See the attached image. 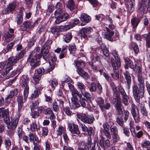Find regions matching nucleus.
<instances>
[{
	"label": "nucleus",
	"mask_w": 150,
	"mask_h": 150,
	"mask_svg": "<svg viewBox=\"0 0 150 150\" xmlns=\"http://www.w3.org/2000/svg\"><path fill=\"white\" fill-rule=\"evenodd\" d=\"M52 42L51 40H48L43 45L41 49V53L42 54L43 58L45 60H51L52 64H56V61L57 57L53 53H49V50L51 49V45Z\"/></svg>",
	"instance_id": "f257e3e1"
},
{
	"label": "nucleus",
	"mask_w": 150,
	"mask_h": 150,
	"mask_svg": "<svg viewBox=\"0 0 150 150\" xmlns=\"http://www.w3.org/2000/svg\"><path fill=\"white\" fill-rule=\"evenodd\" d=\"M43 54H35V52L33 51L28 56L27 62H30L31 67V70H33L35 68L39 66L40 64V62L38 60L40 59L42 56L43 57Z\"/></svg>",
	"instance_id": "f03ea898"
},
{
	"label": "nucleus",
	"mask_w": 150,
	"mask_h": 150,
	"mask_svg": "<svg viewBox=\"0 0 150 150\" xmlns=\"http://www.w3.org/2000/svg\"><path fill=\"white\" fill-rule=\"evenodd\" d=\"M133 96L136 102L139 103L140 99L144 96V85L139 84V87L136 85H134L132 87Z\"/></svg>",
	"instance_id": "7ed1b4c3"
},
{
	"label": "nucleus",
	"mask_w": 150,
	"mask_h": 150,
	"mask_svg": "<svg viewBox=\"0 0 150 150\" xmlns=\"http://www.w3.org/2000/svg\"><path fill=\"white\" fill-rule=\"evenodd\" d=\"M74 63L76 69V71L78 74L85 79H89V76L87 73L84 70L86 64L85 62L83 60H77L74 62Z\"/></svg>",
	"instance_id": "20e7f679"
},
{
	"label": "nucleus",
	"mask_w": 150,
	"mask_h": 150,
	"mask_svg": "<svg viewBox=\"0 0 150 150\" xmlns=\"http://www.w3.org/2000/svg\"><path fill=\"white\" fill-rule=\"evenodd\" d=\"M29 80V78L28 75L22 76L21 85L23 88L24 87L23 97L25 101L27 100L29 93V88L28 84Z\"/></svg>",
	"instance_id": "39448f33"
},
{
	"label": "nucleus",
	"mask_w": 150,
	"mask_h": 150,
	"mask_svg": "<svg viewBox=\"0 0 150 150\" xmlns=\"http://www.w3.org/2000/svg\"><path fill=\"white\" fill-rule=\"evenodd\" d=\"M79 146H82L87 150H91L92 148H94V150H96V145H98V142L97 140L94 141L93 143L92 142L91 139V138H88L86 142L81 141L79 142Z\"/></svg>",
	"instance_id": "423d86ee"
},
{
	"label": "nucleus",
	"mask_w": 150,
	"mask_h": 150,
	"mask_svg": "<svg viewBox=\"0 0 150 150\" xmlns=\"http://www.w3.org/2000/svg\"><path fill=\"white\" fill-rule=\"evenodd\" d=\"M93 31V29L91 27H84L80 30L78 35L81 36V39L83 38L87 40L90 37H91V36L89 35V34Z\"/></svg>",
	"instance_id": "0eeeda50"
},
{
	"label": "nucleus",
	"mask_w": 150,
	"mask_h": 150,
	"mask_svg": "<svg viewBox=\"0 0 150 150\" xmlns=\"http://www.w3.org/2000/svg\"><path fill=\"white\" fill-rule=\"evenodd\" d=\"M114 98L113 103L115 105L116 110L117 111V115H120L123 113L122 108L121 107L122 104L121 103V100L120 97V94L117 95H113Z\"/></svg>",
	"instance_id": "6e6552de"
},
{
	"label": "nucleus",
	"mask_w": 150,
	"mask_h": 150,
	"mask_svg": "<svg viewBox=\"0 0 150 150\" xmlns=\"http://www.w3.org/2000/svg\"><path fill=\"white\" fill-rule=\"evenodd\" d=\"M77 118L85 124H91L93 123L94 118L93 117L85 114H77Z\"/></svg>",
	"instance_id": "1a4fd4ad"
},
{
	"label": "nucleus",
	"mask_w": 150,
	"mask_h": 150,
	"mask_svg": "<svg viewBox=\"0 0 150 150\" xmlns=\"http://www.w3.org/2000/svg\"><path fill=\"white\" fill-rule=\"evenodd\" d=\"M131 111L135 122L138 123L140 120L139 110L137 106L134 103L131 105Z\"/></svg>",
	"instance_id": "9d476101"
},
{
	"label": "nucleus",
	"mask_w": 150,
	"mask_h": 150,
	"mask_svg": "<svg viewBox=\"0 0 150 150\" xmlns=\"http://www.w3.org/2000/svg\"><path fill=\"white\" fill-rule=\"evenodd\" d=\"M68 127L72 136H78L80 134L78 126L74 122L69 123L68 125Z\"/></svg>",
	"instance_id": "9b49d317"
},
{
	"label": "nucleus",
	"mask_w": 150,
	"mask_h": 150,
	"mask_svg": "<svg viewBox=\"0 0 150 150\" xmlns=\"http://www.w3.org/2000/svg\"><path fill=\"white\" fill-rule=\"evenodd\" d=\"M137 8V12L142 15L146 14L148 10L146 4L143 2L139 3Z\"/></svg>",
	"instance_id": "f8f14e48"
},
{
	"label": "nucleus",
	"mask_w": 150,
	"mask_h": 150,
	"mask_svg": "<svg viewBox=\"0 0 150 150\" xmlns=\"http://www.w3.org/2000/svg\"><path fill=\"white\" fill-rule=\"evenodd\" d=\"M142 17L140 16H133L131 20V24L132 27V31L136 32V29Z\"/></svg>",
	"instance_id": "ddd939ff"
},
{
	"label": "nucleus",
	"mask_w": 150,
	"mask_h": 150,
	"mask_svg": "<svg viewBox=\"0 0 150 150\" xmlns=\"http://www.w3.org/2000/svg\"><path fill=\"white\" fill-rule=\"evenodd\" d=\"M19 117H17L15 119L11 120V121H10V118L8 121H6L4 122L7 125V127L8 128L9 127L12 128V130H15L16 127L19 120Z\"/></svg>",
	"instance_id": "4468645a"
},
{
	"label": "nucleus",
	"mask_w": 150,
	"mask_h": 150,
	"mask_svg": "<svg viewBox=\"0 0 150 150\" xmlns=\"http://www.w3.org/2000/svg\"><path fill=\"white\" fill-rule=\"evenodd\" d=\"M10 118L9 111L8 109L4 108H0V119L3 118L4 122L8 121Z\"/></svg>",
	"instance_id": "2eb2a0df"
},
{
	"label": "nucleus",
	"mask_w": 150,
	"mask_h": 150,
	"mask_svg": "<svg viewBox=\"0 0 150 150\" xmlns=\"http://www.w3.org/2000/svg\"><path fill=\"white\" fill-rule=\"evenodd\" d=\"M124 60L125 63V64L124 66V68L125 69H128L129 67L131 69H134L138 64V63L136 62L134 64L132 61L130 59L128 58H125Z\"/></svg>",
	"instance_id": "dca6fc26"
},
{
	"label": "nucleus",
	"mask_w": 150,
	"mask_h": 150,
	"mask_svg": "<svg viewBox=\"0 0 150 150\" xmlns=\"http://www.w3.org/2000/svg\"><path fill=\"white\" fill-rule=\"evenodd\" d=\"M75 6V4L74 0H68L66 3V7L72 14H76L77 12V10Z\"/></svg>",
	"instance_id": "f3484780"
},
{
	"label": "nucleus",
	"mask_w": 150,
	"mask_h": 150,
	"mask_svg": "<svg viewBox=\"0 0 150 150\" xmlns=\"http://www.w3.org/2000/svg\"><path fill=\"white\" fill-rule=\"evenodd\" d=\"M81 22L80 25L84 26L89 23L91 20V17L87 14L82 13L79 17Z\"/></svg>",
	"instance_id": "a211bd4d"
},
{
	"label": "nucleus",
	"mask_w": 150,
	"mask_h": 150,
	"mask_svg": "<svg viewBox=\"0 0 150 150\" xmlns=\"http://www.w3.org/2000/svg\"><path fill=\"white\" fill-rule=\"evenodd\" d=\"M16 3L15 2H12L7 6L6 8L3 11V14H6L8 12L12 13L14 11L16 7Z\"/></svg>",
	"instance_id": "6ab92c4d"
},
{
	"label": "nucleus",
	"mask_w": 150,
	"mask_h": 150,
	"mask_svg": "<svg viewBox=\"0 0 150 150\" xmlns=\"http://www.w3.org/2000/svg\"><path fill=\"white\" fill-rule=\"evenodd\" d=\"M59 17H58V19H56L55 23L56 24H58L62 22L66 21L69 18L70 16L68 13H63Z\"/></svg>",
	"instance_id": "aec40b11"
},
{
	"label": "nucleus",
	"mask_w": 150,
	"mask_h": 150,
	"mask_svg": "<svg viewBox=\"0 0 150 150\" xmlns=\"http://www.w3.org/2000/svg\"><path fill=\"white\" fill-rule=\"evenodd\" d=\"M107 32H105L104 34V38L111 42L114 41V39L112 36L114 35L115 32L113 31H111L108 28H106Z\"/></svg>",
	"instance_id": "412c9836"
},
{
	"label": "nucleus",
	"mask_w": 150,
	"mask_h": 150,
	"mask_svg": "<svg viewBox=\"0 0 150 150\" xmlns=\"http://www.w3.org/2000/svg\"><path fill=\"white\" fill-rule=\"evenodd\" d=\"M120 93L122 96L123 100V103L125 105H128V100L129 99V97L126 94L125 91L123 88H121V89H119Z\"/></svg>",
	"instance_id": "4be33fe9"
},
{
	"label": "nucleus",
	"mask_w": 150,
	"mask_h": 150,
	"mask_svg": "<svg viewBox=\"0 0 150 150\" xmlns=\"http://www.w3.org/2000/svg\"><path fill=\"white\" fill-rule=\"evenodd\" d=\"M125 79L126 81L127 84V88L128 89L130 88L132 83V79L131 74L129 71L126 70L123 73Z\"/></svg>",
	"instance_id": "5701e85b"
},
{
	"label": "nucleus",
	"mask_w": 150,
	"mask_h": 150,
	"mask_svg": "<svg viewBox=\"0 0 150 150\" xmlns=\"http://www.w3.org/2000/svg\"><path fill=\"white\" fill-rule=\"evenodd\" d=\"M32 24L33 22L30 21H25L23 23L21 27V29L22 31H26L29 30L30 29L32 28Z\"/></svg>",
	"instance_id": "b1692460"
},
{
	"label": "nucleus",
	"mask_w": 150,
	"mask_h": 150,
	"mask_svg": "<svg viewBox=\"0 0 150 150\" xmlns=\"http://www.w3.org/2000/svg\"><path fill=\"white\" fill-rule=\"evenodd\" d=\"M103 132L105 136L108 138L110 139L111 137V135L109 132L110 127L108 122H105L103 124Z\"/></svg>",
	"instance_id": "393cba45"
},
{
	"label": "nucleus",
	"mask_w": 150,
	"mask_h": 150,
	"mask_svg": "<svg viewBox=\"0 0 150 150\" xmlns=\"http://www.w3.org/2000/svg\"><path fill=\"white\" fill-rule=\"evenodd\" d=\"M28 137H29V140L30 142H33V144L34 143H39L40 141L38 137L36 135L32 133H30L28 134Z\"/></svg>",
	"instance_id": "a878e982"
},
{
	"label": "nucleus",
	"mask_w": 150,
	"mask_h": 150,
	"mask_svg": "<svg viewBox=\"0 0 150 150\" xmlns=\"http://www.w3.org/2000/svg\"><path fill=\"white\" fill-rule=\"evenodd\" d=\"M18 93L17 89H14L13 90L11 91L9 95L6 98V101L8 100L9 101L11 100V99L13 97L16 96Z\"/></svg>",
	"instance_id": "bb28decb"
},
{
	"label": "nucleus",
	"mask_w": 150,
	"mask_h": 150,
	"mask_svg": "<svg viewBox=\"0 0 150 150\" xmlns=\"http://www.w3.org/2000/svg\"><path fill=\"white\" fill-rule=\"evenodd\" d=\"M143 36L146 41V48L150 47V31L147 34L143 35Z\"/></svg>",
	"instance_id": "cd10ccee"
},
{
	"label": "nucleus",
	"mask_w": 150,
	"mask_h": 150,
	"mask_svg": "<svg viewBox=\"0 0 150 150\" xmlns=\"http://www.w3.org/2000/svg\"><path fill=\"white\" fill-rule=\"evenodd\" d=\"M69 22L73 28L77 25H81V21L78 18H77L71 19Z\"/></svg>",
	"instance_id": "c85d7f7f"
},
{
	"label": "nucleus",
	"mask_w": 150,
	"mask_h": 150,
	"mask_svg": "<svg viewBox=\"0 0 150 150\" xmlns=\"http://www.w3.org/2000/svg\"><path fill=\"white\" fill-rule=\"evenodd\" d=\"M23 11L21 9L20 10V12L18 14L16 18V20L17 23L18 24H21L23 21Z\"/></svg>",
	"instance_id": "c756f323"
},
{
	"label": "nucleus",
	"mask_w": 150,
	"mask_h": 150,
	"mask_svg": "<svg viewBox=\"0 0 150 150\" xmlns=\"http://www.w3.org/2000/svg\"><path fill=\"white\" fill-rule=\"evenodd\" d=\"M83 98L85 97L86 98V101L88 103H91L93 100L92 96L90 95L89 93L85 92L83 95Z\"/></svg>",
	"instance_id": "7c9ffc66"
},
{
	"label": "nucleus",
	"mask_w": 150,
	"mask_h": 150,
	"mask_svg": "<svg viewBox=\"0 0 150 150\" xmlns=\"http://www.w3.org/2000/svg\"><path fill=\"white\" fill-rule=\"evenodd\" d=\"M30 129L33 132H38V130H40L39 125H37L36 123L34 122H33L30 125Z\"/></svg>",
	"instance_id": "2f4dec72"
},
{
	"label": "nucleus",
	"mask_w": 150,
	"mask_h": 150,
	"mask_svg": "<svg viewBox=\"0 0 150 150\" xmlns=\"http://www.w3.org/2000/svg\"><path fill=\"white\" fill-rule=\"evenodd\" d=\"M135 2H132L129 3H125L126 7L127 8L128 11L131 13L133 12L134 10V4Z\"/></svg>",
	"instance_id": "473e14b6"
},
{
	"label": "nucleus",
	"mask_w": 150,
	"mask_h": 150,
	"mask_svg": "<svg viewBox=\"0 0 150 150\" xmlns=\"http://www.w3.org/2000/svg\"><path fill=\"white\" fill-rule=\"evenodd\" d=\"M96 101L101 109H103V105H104V100L103 98L101 97H98L97 98Z\"/></svg>",
	"instance_id": "72a5a7b5"
},
{
	"label": "nucleus",
	"mask_w": 150,
	"mask_h": 150,
	"mask_svg": "<svg viewBox=\"0 0 150 150\" xmlns=\"http://www.w3.org/2000/svg\"><path fill=\"white\" fill-rule=\"evenodd\" d=\"M131 49L133 50L136 54L139 52V48L136 42H132L130 45Z\"/></svg>",
	"instance_id": "f704fd0d"
},
{
	"label": "nucleus",
	"mask_w": 150,
	"mask_h": 150,
	"mask_svg": "<svg viewBox=\"0 0 150 150\" xmlns=\"http://www.w3.org/2000/svg\"><path fill=\"white\" fill-rule=\"evenodd\" d=\"M68 50L71 54L74 55L76 50V46L74 44L69 45Z\"/></svg>",
	"instance_id": "c9c22d12"
},
{
	"label": "nucleus",
	"mask_w": 150,
	"mask_h": 150,
	"mask_svg": "<svg viewBox=\"0 0 150 150\" xmlns=\"http://www.w3.org/2000/svg\"><path fill=\"white\" fill-rule=\"evenodd\" d=\"M72 38V33L71 32H68L65 35L64 40L66 43H69L70 41Z\"/></svg>",
	"instance_id": "e433bc0d"
},
{
	"label": "nucleus",
	"mask_w": 150,
	"mask_h": 150,
	"mask_svg": "<svg viewBox=\"0 0 150 150\" xmlns=\"http://www.w3.org/2000/svg\"><path fill=\"white\" fill-rule=\"evenodd\" d=\"M142 72H137V77L139 84L144 85V79L142 76Z\"/></svg>",
	"instance_id": "4c0bfd02"
},
{
	"label": "nucleus",
	"mask_w": 150,
	"mask_h": 150,
	"mask_svg": "<svg viewBox=\"0 0 150 150\" xmlns=\"http://www.w3.org/2000/svg\"><path fill=\"white\" fill-rule=\"evenodd\" d=\"M40 94V93H38V91L35 90L33 93L31 94V96L29 97L28 98L32 100H34L39 96Z\"/></svg>",
	"instance_id": "58836bf2"
},
{
	"label": "nucleus",
	"mask_w": 150,
	"mask_h": 150,
	"mask_svg": "<svg viewBox=\"0 0 150 150\" xmlns=\"http://www.w3.org/2000/svg\"><path fill=\"white\" fill-rule=\"evenodd\" d=\"M110 133L112 135L118 133V129L117 127L114 125H112L110 127Z\"/></svg>",
	"instance_id": "ea45409f"
},
{
	"label": "nucleus",
	"mask_w": 150,
	"mask_h": 150,
	"mask_svg": "<svg viewBox=\"0 0 150 150\" xmlns=\"http://www.w3.org/2000/svg\"><path fill=\"white\" fill-rule=\"evenodd\" d=\"M4 143L7 150H9V148L11 145V141L10 139L7 138L4 140Z\"/></svg>",
	"instance_id": "a19ab883"
},
{
	"label": "nucleus",
	"mask_w": 150,
	"mask_h": 150,
	"mask_svg": "<svg viewBox=\"0 0 150 150\" xmlns=\"http://www.w3.org/2000/svg\"><path fill=\"white\" fill-rule=\"evenodd\" d=\"M63 13V10L61 8H58L54 12V14L56 19H58V17H59Z\"/></svg>",
	"instance_id": "79ce46f5"
},
{
	"label": "nucleus",
	"mask_w": 150,
	"mask_h": 150,
	"mask_svg": "<svg viewBox=\"0 0 150 150\" xmlns=\"http://www.w3.org/2000/svg\"><path fill=\"white\" fill-rule=\"evenodd\" d=\"M49 67L45 70V73L46 74L52 71L55 67V64H52L50 62H49Z\"/></svg>",
	"instance_id": "37998d69"
},
{
	"label": "nucleus",
	"mask_w": 150,
	"mask_h": 150,
	"mask_svg": "<svg viewBox=\"0 0 150 150\" xmlns=\"http://www.w3.org/2000/svg\"><path fill=\"white\" fill-rule=\"evenodd\" d=\"M61 27H58L57 26H54L51 28V32L53 34H54L55 33L61 31Z\"/></svg>",
	"instance_id": "c03bdc74"
},
{
	"label": "nucleus",
	"mask_w": 150,
	"mask_h": 150,
	"mask_svg": "<svg viewBox=\"0 0 150 150\" xmlns=\"http://www.w3.org/2000/svg\"><path fill=\"white\" fill-rule=\"evenodd\" d=\"M72 104L74 107L78 108L80 106L78 100L76 98H74L73 99H71Z\"/></svg>",
	"instance_id": "a18cd8bd"
},
{
	"label": "nucleus",
	"mask_w": 150,
	"mask_h": 150,
	"mask_svg": "<svg viewBox=\"0 0 150 150\" xmlns=\"http://www.w3.org/2000/svg\"><path fill=\"white\" fill-rule=\"evenodd\" d=\"M14 44V42H11L10 44H8L6 46V49L4 50L5 52L7 53L11 50Z\"/></svg>",
	"instance_id": "49530a36"
},
{
	"label": "nucleus",
	"mask_w": 150,
	"mask_h": 150,
	"mask_svg": "<svg viewBox=\"0 0 150 150\" xmlns=\"http://www.w3.org/2000/svg\"><path fill=\"white\" fill-rule=\"evenodd\" d=\"M36 40V38L35 36H33L32 37L31 39L30 40L28 44V46L29 47H32L34 44V43L35 42Z\"/></svg>",
	"instance_id": "de8ad7c7"
},
{
	"label": "nucleus",
	"mask_w": 150,
	"mask_h": 150,
	"mask_svg": "<svg viewBox=\"0 0 150 150\" xmlns=\"http://www.w3.org/2000/svg\"><path fill=\"white\" fill-rule=\"evenodd\" d=\"M73 27L70 24L68 25H65L64 26H62L61 28V31H67L72 28Z\"/></svg>",
	"instance_id": "09e8293b"
},
{
	"label": "nucleus",
	"mask_w": 150,
	"mask_h": 150,
	"mask_svg": "<svg viewBox=\"0 0 150 150\" xmlns=\"http://www.w3.org/2000/svg\"><path fill=\"white\" fill-rule=\"evenodd\" d=\"M83 96L79 97V102L81 104L80 106L83 107V108L85 107L86 106V103L85 101H86V99L82 97Z\"/></svg>",
	"instance_id": "8fccbe9b"
},
{
	"label": "nucleus",
	"mask_w": 150,
	"mask_h": 150,
	"mask_svg": "<svg viewBox=\"0 0 150 150\" xmlns=\"http://www.w3.org/2000/svg\"><path fill=\"white\" fill-rule=\"evenodd\" d=\"M123 133L125 135L129 137L130 134V132L129 131V129L127 127H123Z\"/></svg>",
	"instance_id": "3c124183"
},
{
	"label": "nucleus",
	"mask_w": 150,
	"mask_h": 150,
	"mask_svg": "<svg viewBox=\"0 0 150 150\" xmlns=\"http://www.w3.org/2000/svg\"><path fill=\"white\" fill-rule=\"evenodd\" d=\"M66 131V129L62 126H60L58 128V130L57 131L58 132L57 134L58 135H61L62 133H65L64 132Z\"/></svg>",
	"instance_id": "603ef678"
},
{
	"label": "nucleus",
	"mask_w": 150,
	"mask_h": 150,
	"mask_svg": "<svg viewBox=\"0 0 150 150\" xmlns=\"http://www.w3.org/2000/svg\"><path fill=\"white\" fill-rule=\"evenodd\" d=\"M116 121L118 124L121 127L123 126L124 125V122L122 116H118L117 118Z\"/></svg>",
	"instance_id": "864d4df0"
},
{
	"label": "nucleus",
	"mask_w": 150,
	"mask_h": 150,
	"mask_svg": "<svg viewBox=\"0 0 150 150\" xmlns=\"http://www.w3.org/2000/svg\"><path fill=\"white\" fill-rule=\"evenodd\" d=\"M33 150H43V149L39 143H34Z\"/></svg>",
	"instance_id": "5fc2aeb1"
},
{
	"label": "nucleus",
	"mask_w": 150,
	"mask_h": 150,
	"mask_svg": "<svg viewBox=\"0 0 150 150\" xmlns=\"http://www.w3.org/2000/svg\"><path fill=\"white\" fill-rule=\"evenodd\" d=\"M31 115L32 118L35 119L38 117L39 115V112L38 111L32 110Z\"/></svg>",
	"instance_id": "6e6d98bb"
},
{
	"label": "nucleus",
	"mask_w": 150,
	"mask_h": 150,
	"mask_svg": "<svg viewBox=\"0 0 150 150\" xmlns=\"http://www.w3.org/2000/svg\"><path fill=\"white\" fill-rule=\"evenodd\" d=\"M6 101V98L5 99L3 97L1 96L0 98V107L3 106L6 103H9V101L8 100Z\"/></svg>",
	"instance_id": "4d7b16f0"
},
{
	"label": "nucleus",
	"mask_w": 150,
	"mask_h": 150,
	"mask_svg": "<svg viewBox=\"0 0 150 150\" xmlns=\"http://www.w3.org/2000/svg\"><path fill=\"white\" fill-rule=\"evenodd\" d=\"M90 91L91 92L94 91L96 89V84L94 82H92L91 85L90 87L89 88Z\"/></svg>",
	"instance_id": "13d9d810"
},
{
	"label": "nucleus",
	"mask_w": 150,
	"mask_h": 150,
	"mask_svg": "<svg viewBox=\"0 0 150 150\" xmlns=\"http://www.w3.org/2000/svg\"><path fill=\"white\" fill-rule=\"evenodd\" d=\"M73 82V81L70 77L67 76L65 77V80L64 81H62V83L63 85V84H64L65 83H67L68 84L72 83Z\"/></svg>",
	"instance_id": "bf43d9fd"
},
{
	"label": "nucleus",
	"mask_w": 150,
	"mask_h": 150,
	"mask_svg": "<svg viewBox=\"0 0 150 150\" xmlns=\"http://www.w3.org/2000/svg\"><path fill=\"white\" fill-rule=\"evenodd\" d=\"M25 4L27 5V8L28 9L30 8L33 4V0H25Z\"/></svg>",
	"instance_id": "052dcab7"
},
{
	"label": "nucleus",
	"mask_w": 150,
	"mask_h": 150,
	"mask_svg": "<svg viewBox=\"0 0 150 150\" xmlns=\"http://www.w3.org/2000/svg\"><path fill=\"white\" fill-rule=\"evenodd\" d=\"M58 83L56 79H53V80L51 81L50 85L53 90L55 89V87L58 85Z\"/></svg>",
	"instance_id": "680f3d73"
},
{
	"label": "nucleus",
	"mask_w": 150,
	"mask_h": 150,
	"mask_svg": "<svg viewBox=\"0 0 150 150\" xmlns=\"http://www.w3.org/2000/svg\"><path fill=\"white\" fill-rule=\"evenodd\" d=\"M38 75L39 76H41L44 73H45V70L43 67L39 68L37 69Z\"/></svg>",
	"instance_id": "e2e57ef3"
},
{
	"label": "nucleus",
	"mask_w": 150,
	"mask_h": 150,
	"mask_svg": "<svg viewBox=\"0 0 150 150\" xmlns=\"http://www.w3.org/2000/svg\"><path fill=\"white\" fill-rule=\"evenodd\" d=\"M112 135L113 143H116L119 141L120 139V137L118 135V133L113 134Z\"/></svg>",
	"instance_id": "0e129e2a"
},
{
	"label": "nucleus",
	"mask_w": 150,
	"mask_h": 150,
	"mask_svg": "<svg viewBox=\"0 0 150 150\" xmlns=\"http://www.w3.org/2000/svg\"><path fill=\"white\" fill-rule=\"evenodd\" d=\"M101 57L98 55L94 56L93 55V57L91 59L92 62H100Z\"/></svg>",
	"instance_id": "69168bd1"
},
{
	"label": "nucleus",
	"mask_w": 150,
	"mask_h": 150,
	"mask_svg": "<svg viewBox=\"0 0 150 150\" xmlns=\"http://www.w3.org/2000/svg\"><path fill=\"white\" fill-rule=\"evenodd\" d=\"M89 2L94 7H97L99 3L97 0H90Z\"/></svg>",
	"instance_id": "338daca9"
},
{
	"label": "nucleus",
	"mask_w": 150,
	"mask_h": 150,
	"mask_svg": "<svg viewBox=\"0 0 150 150\" xmlns=\"http://www.w3.org/2000/svg\"><path fill=\"white\" fill-rule=\"evenodd\" d=\"M65 114L68 116H71L72 115V112L71 111L68 106H66L64 109Z\"/></svg>",
	"instance_id": "774afa93"
}]
</instances>
